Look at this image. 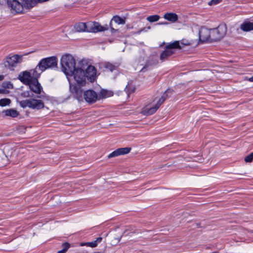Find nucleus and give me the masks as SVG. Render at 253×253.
Instances as JSON below:
<instances>
[{
	"instance_id": "obj_1",
	"label": "nucleus",
	"mask_w": 253,
	"mask_h": 253,
	"mask_svg": "<svg viewBox=\"0 0 253 253\" xmlns=\"http://www.w3.org/2000/svg\"><path fill=\"white\" fill-rule=\"evenodd\" d=\"M60 64L62 71L66 75L67 78H69V76L73 74V71L76 69L75 58L71 54H65L62 55Z\"/></svg>"
},
{
	"instance_id": "obj_2",
	"label": "nucleus",
	"mask_w": 253,
	"mask_h": 253,
	"mask_svg": "<svg viewBox=\"0 0 253 253\" xmlns=\"http://www.w3.org/2000/svg\"><path fill=\"white\" fill-rule=\"evenodd\" d=\"M172 91L170 89H167L162 95L161 97L159 98L157 101V103L156 104L151 103L146 105L144 107L141 113L144 115H151L155 113L161 104L165 101V100L167 98L168 95L169 94H171Z\"/></svg>"
},
{
	"instance_id": "obj_3",
	"label": "nucleus",
	"mask_w": 253,
	"mask_h": 253,
	"mask_svg": "<svg viewBox=\"0 0 253 253\" xmlns=\"http://www.w3.org/2000/svg\"><path fill=\"white\" fill-rule=\"evenodd\" d=\"M7 0V4L12 13H22L24 12V9H30L35 6L36 3H33L29 5L26 4L23 0Z\"/></svg>"
},
{
	"instance_id": "obj_4",
	"label": "nucleus",
	"mask_w": 253,
	"mask_h": 253,
	"mask_svg": "<svg viewBox=\"0 0 253 253\" xmlns=\"http://www.w3.org/2000/svg\"><path fill=\"white\" fill-rule=\"evenodd\" d=\"M58 59L56 56H51L42 59L39 64V67L42 71L52 69L57 67Z\"/></svg>"
},
{
	"instance_id": "obj_5",
	"label": "nucleus",
	"mask_w": 253,
	"mask_h": 253,
	"mask_svg": "<svg viewBox=\"0 0 253 253\" xmlns=\"http://www.w3.org/2000/svg\"><path fill=\"white\" fill-rule=\"evenodd\" d=\"M182 46L180 45L178 41H174L166 45L165 50L161 53L160 56V60L162 61H165L168 57L171 56L175 53V49H181Z\"/></svg>"
},
{
	"instance_id": "obj_6",
	"label": "nucleus",
	"mask_w": 253,
	"mask_h": 253,
	"mask_svg": "<svg viewBox=\"0 0 253 253\" xmlns=\"http://www.w3.org/2000/svg\"><path fill=\"white\" fill-rule=\"evenodd\" d=\"M20 105L23 108L28 107L34 110H40L44 106L42 100L34 98L21 101Z\"/></svg>"
},
{
	"instance_id": "obj_7",
	"label": "nucleus",
	"mask_w": 253,
	"mask_h": 253,
	"mask_svg": "<svg viewBox=\"0 0 253 253\" xmlns=\"http://www.w3.org/2000/svg\"><path fill=\"white\" fill-rule=\"evenodd\" d=\"M73 77L75 81L79 86H83L86 84V75L82 68L77 67L74 71L73 74L69 76L68 80L71 77Z\"/></svg>"
},
{
	"instance_id": "obj_8",
	"label": "nucleus",
	"mask_w": 253,
	"mask_h": 253,
	"mask_svg": "<svg viewBox=\"0 0 253 253\" xmlns=\"http://www.w3.org/2000/svg\"><path fill=\"white\" fill-rule=\"evenodd\" d=\"M212 42L219 41L226 34L227 27L225 24H221L216 28L211 29Z\"/></svg>"
},
{
	"instance_id": "obj_9",
	"label": "nucleus",
	"mask_w": 253,
	"mask_h": 253,
	"mask_svg": "<svg viewBox=\"0 0 253 253\" xmlns=\"http://www.w3.org/2000/svg\"><path fill=\"white\" fill-rule=\"evenodd\" d=\"M22 60V56L15 54L11 56H7L4 62V66L10 69L15 67L18 63H21Z\"/></svg>"
},
{
	"instance_id": "obj_10",
	"label": "nucleus",
	"mask_w": 253,
	"mask_h": 253,
	"mask_svg": "<svg viewBox=\"0 0 253 253\" xmlns=\"http://www.w3.org/2000/svg\"><path fill=\"white\" fill-rule=\"evenodd\" d=\"M86 32L96 33L104 31L108 29L107 26H102L96 22H88L86 23Z\"/></svg>"
},
{
	"instance_id": "obj_11",
	"label": "nucleus",
	"mask_w": 253,
	"mask_h": 253,
	"mask_svg": "<svg viewBox=\"0 0 253 253\" xmlns=\"http://www.w3.org/2000/svg\"><path fill=\"white\" fill-rule=\"evenodd\" d=\"M211 29L202 27L199 31V40L202 42H211Z\"/></svg>"
},
{
	"instance_id": "obj_12",
	"label": "nucleus",
	"mask_w": 253,
	"mask_h": 253,
	"mask_svg": "<svg viewBox=\"0 0 253 253\" xmlns=\"http://www.w3.org/2000/svg\"><path fill=\"white\" fill-rule=\"evenodd\" d=\"M83 95L85 101L90 104L95 102L98 98L97 93L92 89L85 91L83 93Z\"/></svg>"
},
{
	"instance_id": "obj_13",
	"label": "nucleus",
	"mask_w": 253,
	"mask_h": 253,
	"mask_svg": "<svg viewBox=\"0 0 253 253\" xmlns=\"http://www.w3.org/2000/svg\"><path fill=\"white\" fill-rule=\"evenodd\" d=\"M85 75L86 78L90 82H94L97 77V71L96 68L92 65L88 66L86 69Z\"/></svg>"
},
{
	"instance_id": "obj_14",
	"label": "nucleus",
	"mask_w": 253,
	"mask_h": 253,
	"mask_svg": "<svg viewBox=\"0 0 253 253\" xmlns=\"http://www.w3.org/2000/svg\"><path fill=\"white\" fill-rule=\"evenodd\" d=\"M31 90L36 94H40L42 87L38 82V80H33L28 84Z\"/></svg>"
},
{
	"instance_id": "obj_15",
	"label": "nucleus",
	"mask_w": 253,
	"mask_h": 253,
	"mask_svg": "<svg viewBox=\"0 0 253 253\" xmlns=\"http://www.w3.org/2000/svg\"><path fill=\"white\" fill-rule=\"evenodd\" d=\"M18 78L25 84H28L33 80L30 71H24L21 73L19 75Z\"/></svg>"
},
{
	"instance_id": "obj_16",
	"label": "nucleus",
	"mask_w": 253,
	"mask_h": 253,
	"mask_svg": "<svg viewBox=\"0 0 253 253\" xmlns=\"http://www.w3.org/2000/svg\"><path fill=\"white\" fill-rule=\"evenodd\" d=\"M70 88L71 91L74 95L75 98L79 101L82 100L83 91L80 86L74 84H71L70 86Z\"/></svg>"
},
{
	"instance_id": "obj_17",
	"label": "nucleus",
	"mask_w": 253,
	"mask_h": 253,
	"mask_svg": "<svg viewBox=\"0 0 253 253\" xmlns=\"http://www.w3.org/2000/svg\"><path fill=\"white\" fill-rule=\"evenodd\" d=\"M131 148L128 147L119 148L110 153L108 157L109 158L117 157L121 155L128 154L130 151Z\"/></svg>"
},
{
	"instance_id": "obj_18",
	"label": "nucleus",
	"mask_w": 253,
	"mask_h": 253,
	"mask_svg": "<svg viewBox=\"0 0 253 253\" xmlns=\"http://www.w3.org/2000/svg\"><path fill=\"white\" fill-rule=\"evenodd\" d=\"M240 28L246 32L252 31L253 30V23L248 20H245L240 25Z\"/></svg>"
},
{
	"instance_id": "obj_19",
	"label": "nucleus",
	"mask_w": 253,
	"mask_h": 253,
	"mask_svg": "<svg viewBox=\"0 0 253 253\" xmlns=\"http://www.w3.org/2000/svg\"><path fill=\"white\" fill-rule=\"evenodd\" d=\"M164 18L169 21L174 23L177 21L178 15L174 13H166L164 15Z\"/></svg>"
},
{
	"instance_id": "obj_20",
	"label": "nucleus",
	"mask_w": 253,
	"mask_h": 253,
	"mask_svg": "<svg viewBox=\"0 0 253 253\" xmlns=\"http://www.w3.org/2000/svg\"><path fill=\"white\" fill-rule=\"evenodd\" d=\"M43 71H42L39 67V64L37 65L36 67L30 70V72L31 73V76L33 80H38V78L40 77V75Z\"/></svg>"
},
{
	"instance_id": "obj_21",
	"label": "nucleus",
	"mask_w": 253,
	"mask_h": 253,
	"mask_svg": "<svg viewBox=\"0 0 253 253\" xmlns=\"http://www.w3.org/2000/svg\"><path fill=\"white\" fill-rule=\"evenodd\" d=\"M86 23L80 22L74 26V29L77 32H86Z\"/></svg>"
},
{
	"instance_id": "obj_22",
	"label": "nucleus",
	"mask_w": 253,
	"mask_h": 253,
	"mask_svg": "<svg viewBox=\"0 0 253 253\" xmlns=\"http://www.w3.org/2000/svg\"><path fill=\"white\" fill-rule=\"evenodd\" d=\"M3 112L5 116H10L13 118L16 117L19 115V112L14 109H7Z\"/></svg>"
},
{
	"instance_id": "obj_23",
	"label": "nucleus",
	"mask_w": 253,
	"mask_h": 253,
	"mask_svg": "<svg viewBox=\"0 0 253 253\" xmlns=\"http://www.w3.org/2000/svg\"><path fill=\"white\" fill-rule=\"evenodd\" d=\"M112 20H113L115 23L118 24L124 25L125 24V19L117 15L114 16Z\"/></svg>"
},
{
	"instance_id": "obj_24",
	"label": "nucleus",
	"mask_w": 253,
	"mask_h": 253,
	"mask_svg": "<svg viewBox=\"0 0 253 253\" xmlns=\"http://www.w3.org/2000/svg\"><path fill=\"white\" fill-rule=\"evenodd\" d=\"M160 19V16L158 15H154L149 16L146 19L150 22H154L158 21Z\"/></svg>"
},
{
	"instance_id": "obj_25",
	"label": "nucleus",
	"mask_w": 253,
	"mask_h": 253,
	"mask_svg": "<svg viewBox=\"0 0 253 253\" xmlns=\"http://www.w3.org/2000/svg\"><path fill=\"white\" fill-rule=\"evenodd\" d=\"M104 67L107 70H108L111 72L116 69V67L115 65L109 62L104 63Z\"/></svg>"
},
{
	"instance_id": "obj_26",
	"label": "nucleus",
	"mask_w": 253,
	"mask_h": 253,
	"mask_svg": "<svg viewBox=\"0 0 253 253\" xmlns=\"http://www.w3.org/2000/svg\"><path fill=\"white\" fill-rule=\"evenodd\" d=\"M102 238L101 237H98L96 240L89 242L88 247L92 248L95 247L97 246L98 243H100L102 241Z\"/></svg>"
},
{
	"instance_id": "obj_27",
	"label": "nucleus",
	"mask_w": 253,
	"mask_h": 253,
	"mask_svg": "<svg viewBox=\"0 0 253 253\" xmlns=\"http://www.w3.org/2000/svg\"><path fill=\"white\" fill-rule=\"evenodd\" d=\"M11 102V101L8 98H4L0 100V105L1 106H5L7 105H9Z\"/></svg>"
},
{
	"instance_id": "obj_28",
	"label": "nucleus",
	"mask_w": 253,
	"mask_h": 253,
	"mask_svg": "<svg viewBox=\"0 0 253 253\" xmlns=\"http://www.w3.org/2000/svg\"><path fill=\"white\" fill-rule=\"evenodd\" d=\"M2 86L4 89L5 88L11 89L13 88V84L10 82H5L2 83Z\"/></svg>"
},
{
	"instance_id": "obj_29",
	"label": "nucleus",
	"mask_w": 253,
	"mask_h": 253,
	"mask_svg": "<svg viewBox=\"0 0 253 253\" xmlns=\"http://www.w3.org/2000/svg\"><path fill=\"white\" fill-rule=\"evenodd\" d=\"M179 42L180 45L181 46V45L187 46V45H190L192 43V42L190 41H189L187 40H185V39H183L180 42Z\"/></svg>"
},
{
	"instance_id": "obj_30",
	"label": "nucleus",
	"mask_w": 253,
	"mask_h": 253,
	"mask_svg": "<svg viewBox=\"0 0 253 253\" xmlns=\"http://www.w3.org/2000/svg\"><path fill=\"white\" fill-rule=\"evenodd\" d=\"M253 161V152H252L245 158V161L246 163H251Z\"/></svg>"
},
{
	"instance_id": "obj_31",
	"label": "nucleus",
	"mask_w": 253,
	"mask_h": 253,
	"mask_svg": "<svg viewBox=\"0 0 253 253\" xmlns=\"http://www.w3.org/2000/svg\"><path fill=\"white\" fill-rule=\"evenodd\" d=\"M63 246L64 248L62 250L58 251L57 253H65L69 248V244L68 243H64L63 244Z\"/></svg>"
},
{
	"instance_id": "obj_32",
	"label": "nucleus",
	"mask_w": 253,
	"mask_h": 253,
	"mask_svg": "<svg viewBox=\"0 0 253 253\" xmlns=\"http://www.w3.org/2000/svg\"><path fill=\"white\" fill-rule=\"evenodd\" d=\"M102 95L104 97H108L113 95L112 92L108 91H103L102 92Z\"/></svg>"
},
{
	"instance_id": "obj_33",
	"label": "nucleus",
	"mask_w": 253,
	"mask_h": 253,
	"mask_svg": "<svg viewBox=\"0 0 253 253\" xmlns=\"http://www.w3.org/2000/svg\"><path fill=\"white\" fill-rule=\"evenodd\" d=\"M222 0H211L209 2V4L210 5H215L220 2Z\"/></svg>"
},
{
	"instance_id": "obj_34",
	"label": "nucleus",
	"mask_w": 253,
	"mask_h": 253,
	"mask_svg": "<svg viewBox=\"0 0 253 253\" xmlns=\"http://www.w3.org/2000/svg\"><path fill=\"white\" fill-rule=\"evenodd\" d=\"M158 63V60L157 59H156V58H155V59H152V60H149L148 61V64L149 65H154V64H156Z\"/></svg>"
},
{
	"instance_id": "obj_35",
	"label": "nucleus",
	"mask_w": 253,
	"mask_h": 253,
	"mask_svg": "<svg viewBox=\"0 0 253 253\" xmlns=\"http://www.w3.org/2000/svg\"><path fill=\"white\" fill-rule=\"evenodd\" d=\"M125 91L127 94L130 93L132 91V90L130 89V86L128 84L126 86L125 88Z\"/></svg>"
},
{
	"instance_id": "obj_36",
	"label": "nucleus",
	"mask_w": 253,
	"mask_h": 253,
	"mask_svg": "<svg viewBox=\"0 0 253 253\" xmlns=\"http://www.w3.org/2000/svg\"><path fill=\"white\" fill-rule=\"evenodd\" d=\"M21 95L24 97H27L30 96V94L28 91H25L21 94Z\"/></svg>"
},
{
	"instance_id": "obj_37",
	"label": "nucleus",
	"mask_w": 253,
	"mask_h": 253,
	"mask_svg": "<svg viewBox=\"0 0 253 253\" xmlns=\"http://www.w3.org/2000/svg\"><path fill=\"white\" fill-rule=\"evenodd\" d=\"M8 92V91L5 89L0 88V93H7Z\"/></svg>"
},
{
	"instance_id": "obj_38",
	"label": "nucleus",
	"mask_w": 253,
	"mask_h": 253,
	"mask_svg": "<svg viewBox=\"0 0 253 253\" xmlns=\"http://www.w3.org/2000/svg\"><path fill=\"white\" fill-rule=\"evenodd\" d=\"M168 23V22H160V23H158V25H167Z\"/></svg>"
},
{
	"instance_id": "obj_39",
	"label": "nucleus",
	"mask_w": 253,
	"mask_h": 253,
	"mask_svg": "<svg viewBox=\"0 0 253 253\" xmlns=\"http://www.w3.org/2000/svg\"><path fill=\"white\" fill-rule=\"evenodd\" d=\"M4 76L3 75H0V81H2L4 79Z\"/></svg>"
},
{
	"instance_id": "obj_40",
	"label": "nucleus",
	"mask_w": 253,
	"mask_h": 253,
	"mask_svg": "<svg viewBox=\"0 0 253 253\" xmlns=\"http://www.w3.org/2000/svg\"><path fill=\"white\" fill-rule=\"evenodd\" d=\"M88 243L89 242H87V243H83L82 244V246H88Z\"/></svg>"
},
{
	"instance_id": "obj_41",
	"label": "nucleus",
	"mask_w": 253,
	"mask_h": 253,
	"mask_svg": "<svg viewBox=\"0 0 253 253\" xmlns=\"http://www.w3.org/2000/svg\"><path fill=\"white\" fill-rule=\"evenodd\" d=\"M249 80L251 82L253 81V77L250 78Z\"/></svg>"
},
{
	"instance_id": "obj_42",
	"label": "nucleus",
	"mask_w": 253,
	"mask_h": 253,
	"mask_svg": "<svg viewBox=\"0 0 253 253\" xmlns=\"http://www.w3.org/2000/svg\"><path fill=\"white\" fill-rule=\"evenodd\" d=\"M157 99V98H155V99L153 101V102H154Z\"/></svg>"
}]
</instances>
